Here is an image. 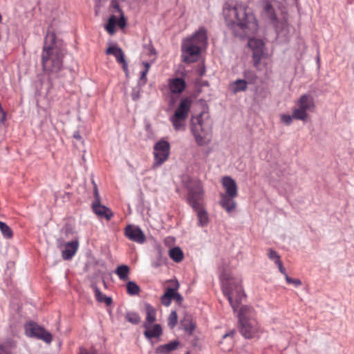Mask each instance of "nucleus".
Segmentation results:
<instances>
[{"label":"nucleus","mask_w":354,"mask_h":354,"mask_svg":"<svg viewBox=\"0 0 354 354\" xmlns=\"http://www.w3.org/2000/svg\"><path fill=\"white\" fill-rule=\"evenodd\" d=\"M223 15L227 28L236 37L250 38L248 46L252 50L254 66L258 67L264 50V43L261 39L250 38L259 29L256 16L246 6L226 3L223 6Z\"/></svg>","instance_id":"obj_1"},{"label":"nucleus","mask_w":354,"mask_h":354,"mask_svg":"<svg viewBox=\"0 0 354 354\" xmlns=\"http://www.w3.org/2000/svg\"><path fill=\"white\" fill-rule=\"evenodd\" d=\"M66 49L62 42L57 40L53 32L48 31L46 35L41 53V64L49 79L59 77L63 68V59Z\"/></svg>","instance_id":"obj_2"},{"label":"nucleus","mask_w":354,"mask_h":354,"mask_svg":"<svg viewBox=\"0 0 354 354\" xmlns=\"http://www.w3.org/2000/svg\"><path fill=\"white\" fill-rule=\"evenodd\" d=\"M207 44V30L201 27L191 37H187L182 42V59L186 63L196 62L201 54V48Z\"/></svg>","instance_id":"obj_3"},{"label":"nucleus","mask_w":354,"mask_h":354,"mask_svg":"<svg viewBox=\"0 0 354 354\" xmlns=\"http://www.w3.org/2000/svg\"><path fill=\"white\" fill-rule=\"evenodd\" d=\"M239 330L245 339L259 338L263 330L255 319V312L250 306H242L238 313Z\"/></svg>","instance_id":"obj_4"},{"label":"nucleus","mask_w":354,"mask_h":354,"mask_svg":"<svg viewBox=\"0 0 354 354\" xmlns=\"http://www.w3.org/2000/svg\"><path fill=\"white\" fill-rule=\"evenodd\" d=\"M220 277L223 292L227 298L234 312H236L245 298V294L241 284V280L225 272H223Z\"/></svg>","instance_id":"obj_5"},{"label":"nucleus","mask_w":354,"mask_h":354,"mask_svg":"<svg viewBox=\"0 0 354 354\" xmlns=\"http://www.w3.org/2000/svg\"><path fill=\"white\" fill-rule=\"evenodd\" d=\"M213 122L207 113H201L192 119V132L199 146L207 145L212 138Z\"/></svg>","instance_id":"obj_6"},{"label":"nucleus","mask_w":354,"mask_h":354,"mask_svg":"<svg viewBox=\"0 0 354 354\" xmlns=\"http://www.w3.org/2000/svg\"><path fill=\"white\" fill-rule=\"evenodd\" d=\"M262 17L270 21L274 26L277 38L280 41H286L288 40L290 31L289 25L286 20L277 21L274 8L268 1L264 3Z\"/></svg>","instance_id":"obj_7"},{"label":"nucleus","mask_w":354,"mask_h":354,"mask_svg":"<svg viewBox=\"0 0 354 354\" xmlns=\"http://www.w3.org/2000/svg\"><path fill=\"white\" fill-rule=\"evenodd\" d=\"M192 104V100L189 97H183L174 113L170 116L169 121L175 131H185L186 127V121L189 116V113Z\"/></svg>","instance_id":"obj_8"},{"label":"nucleus","mask_w":354,"mask_h":354,"mask_svg":"<svg viewBox=\"0 0 354 354\" xmlns=\"http://www.w3.org/2000/svg\"><path fill=\"white\" fill-rule=\"evenodd\" d=\"M297 107L293 109L295 119L306 121L308 118V112H313L315 104L313 97L308 94H304L297 100Z\"/></svg>","instance_id":"obj_9"},{"label":"nucleus","mask_w":354,"mask_h":354,"mask_svg":"<svg viewBox=\"0 0 354 354\" xmlns=\"http://www.w3.org/2000/svg\"><path fill=\"white\" fill-rule=\"evenodd\" d=\"M188 189L187 202L192 208H198L203 197V187L199 180H190L187 185Z\"/></svg>","instance_id":"obj_10"},{"label":"nucleus","mask_w":354,"mask_h":354,"mask_svg":"<svg viewBox=\"0 0 354 354\" xmlns=\"http://www.w3.org/2000/svg\"><path fill=\"white\" fill-rule=\"evenodd\" d=\"M170 145L164 140L157 142L153 146L154 162L153 167H158L162 165L169 158Z\"/></svg>","instance_id":"obj_11"},{"label":"nucleus","mask_w":354,"mask_h":354,"mask_svg":"<svg viewBox=\"0 0 354 354\" xmlns=\"http://www.w3.org/2000/svg\"><path fill=\"white\" fill-rule=\"evenodd\" d=\"M25 330L26 335L30 337L42 339L47 344H50L53 340L51 333L35 323H28L26 324Z\"/></svg>","instance_id":"obj_12"},{"label":"nucleus","mask_w":354,"mask_h":354,"mask_svg":"<svg viewBox=\"0 0 354 354\" xmlns=\"http://www.w3.org/2000/svg\"><path fill=\"white\" fill-rule=\"evenodd\" d=\"M124 235L138 243H143L145 241V234L138 226L128 225L124 229Z\"/></svg>","instance_id":"obj_13"},{"label":"nucleus","mask_w":354,"mask_h":354,"mask_svg":"<svg viewBox=\"0 0 354 354\" xmlns=\"http://www.w3.org/2000/svg\"><path fill=\"white\" fill-rule=\"evenodd\" d=\"M221 183L225 189V193H222L221 194L237 196L238 189L236 183L234 179L230 176H224L222 178Z\"/></svg>","instance_id":"obj_14"},{"label":"nucleus","mask_w":354,"mask_h":354,"mask_svg":"<svg viewBox=\"0 0 354 354\" xmlns=\"http://www.w3.org/2000/svg\"><path fill=\"white\" fill-rule=\"evenodd\" d=\"M106 53L107 55H114L117 62L122 64V68L124 71L125 72L128 71L127 62L125 60L124 54L121 48L118 47L116 46H111L106 49Z\"/></svg>","instance_id":"obj_15"},{"label":"nucleus","mask_w":354,"mask_h":354,"mask_svg":"<svg viewBox=\"0 0 354 354\" xmlns=\"http://www.w3.org/2000/svg\"><path fill=\"white\" fill-rule=\"evenodd\" d=\"M92 208L95 214L106 220H110L113 214L112 211L107 207L101 205L100 203H92Z\"/></svg>","instance_id":"obj_16"},{"label":"nucleus","mask_w":354,"mask_h":354,"mask_svg":"<svg viewBox=\"0 0 354 354\" xmlns=\"http://www.w3.org/2000/svg\"><path fill=\"white\" fill-rule=\"evenodd\" d=\"M79 247V242L77 240L72 241L66 243L64 249L62 250V257L65 260H69L75 255Z\"/></svg>","instance_id":"obj_17"},{"label":"nucleus","mask_w":354,"mask_h":354,"mask_svg":"<svg viewBox=\"0 0 354 354\" xmlns=\"http://www.w3.org/2000/svg\"><path fill=\"white\" fill-rule=\"evenodd\" d=\"M236 196L221 194L220 205L225 209L227 213H231L236 208V203L234 201Z\"/></svg>","instance_id":"obj_18"},{"label":"nucleus","mask_w":354,"mask_h":354,"mask_svg":"<svg viewBox=\"0 0 354 354\" xmlns=\"http://www.w3.org/2000/svg\"><path fill=\"white\" fill-rule=\"evenodd\" d=\"M186 84L183 78L176 77L170 79L169 88L172 93H181L185 88Z\"/></svg>","instance_id":"obj_19"},{"label":"nucleus","mask_w":354,"mask_h":354,"mask_svg":"<svg viewBox=\"0 0 354 354\" xmlns=\"http://www.w3.org/2000/svg\"><path fill=\"white\" fill-rule=\"evenodd\" d=\"M144 328H145L144 335L148 339L153 337H160L162 333V327L158 324H153V326L148 325L147 327Z\"/></svg>","instance_id":"obj_20"},{"label":"nucleus","mask_w":354,"mask_h":354,"mask_svg":"<svg viewBox=\"0 0 354 354\" xmlns=\"http://www.w3.org/2000/svg\"><path fill=\"white\" fill-rule=\"evenodd\" d=\"M145 309L146 312V319L143 324V326L147 327L148 325H151L156 320V310L148 303L145 304Z\"/></svg>","instance_id":"obj_21"},{"label":"nucleus","mask_w":354,"mask_h":354,"mask_svg":"<svg viewBox=\"0 0 354 354\" xmlns=\"http://www.w3.org/2000/svg\"><path fill=\"white\" fill-rule=\"evenodd\" d=\"M180 342L178 340H174L167 344L160 345L156 348V353L157 354H167L176 350Z\"/></svg>","instance_id":"obj_22"},{"label":"nucleus","mask_w":354,"mask_h":354,"mask_svg":"<svg viewBox=\"0 0 354 354\" xmlns=\"http://www.w3.org/2000/svg\"><path fill=\"white\" fill-rule=\"evenodd\" d=\"M197 214L198 223L201 227L207 225L209 223V217L207 212L201 207V205H198V208H193Z\"/></svg>","instance_id":"obj_23"},{"label":"nucleus","mask_w":354,"mask_h":354,"mask_svg":"<svg viewBox=\"0 0 354 354\" xmlns=\"http://www.w3.org/2000/svg\"><path fill=\"white\" fill-rule=\"evenodd\" d=\"M235 335V330H231L228 333L224 334L222 337V340L220 342V344L223 345L224 344V341H227V346H223L222 349L224 351H230L233 346L234 344V336Z\"/></svg>","instance_id":"obj_24"},{"label":"nucleus","mask_w":354,"mask_h":354,"mask_svg":"<svg viewBox=\"0 0 354 354\" xmlns=\"http://www.w3.org/2000/svg\"><path fill=\"white\" fill-rule=\"evenodd\" d=\"M230 86L234 93L245 91L248 88V82L245 80L238 79L232 82Z\"/></svg>","instance_id":"obj_25"},{"label":"nucleus","mask_w":354,"mask_h":354,"mask_svg":"<svg viewBox=\"0 0 354 354\" xmlns=\"http://www.w3.org/2000/svg\"><path fill=\"white\" fill-rule=\"evenodd\" d=\"M115 273L121 281H127L129 278L130 268L127 265H120L115 270Z\"/></svg>","instance_id":"obj_26"},{"label":"nucleus","mask_w":354,"mask_h":354,"mask_svg":"<svg viewBox=\"0 0 354 354\" xmlns=\"http://www.w3.org/2000/svg\"><path fill=\"white\" fill-rule=\"evenodd\" d=\"M93 288L95 292V299L97 301L104 303L107 306H109L111 304L112 299L111 297L102 294L96 286H93Z\"/></svg>","instance_id":"obj_27"},{"label":"nucleus","mask_w":354,"mask_h":354,"mask_svg":"<svg viewBox=\"0 0 354 354\" xmlns=\"http://www.w3.org/2000/svg\"><path fill=\"white\" fill-rule=\"evenodd\" d=\"M169 255L170 258L175 262H180L184 257L183 252L179 247H174L169 250Z\"/></svg>","instance_id":"obj_28"},{"label":"nucleus","mask_w":354,"mask_h":354,"mask_svg":"<svg viewBox=\"0 0 354 354\" xmlns=\"http://www.w3.org/2000/svg\"><path fill=\"white\" fill-rule=\"evenodd\" d=\"M16 345L11 339H7L3 343H0V354H11V352Z\"/></svg>","instance_id":"obj_29"},{"label":"nucleus","mask_w":354,"mask_h":354,"mask_svg":"<svg viewBox=\"0 0 354 354\" xmlns=\"http://www.w3.org/2000/svg\"><path fill=\"white\" fill-rule=\"evenodd\" d=\"M173 297L174 288H169L167 289L164 295L161 297V303L165 306H169L171 303Z\"/></svg>","instance_id":"obj_30"},{"label":"nucleus","mask_w":354,"mask_h":354,"mask_svg":"<svg viewBox=\"0 0 354 354\" xmlns=\"http://www.w3.org/2000/svg\"><path fill=\"white\" fill-rule=\"evenodd\" d=\"M117 25V17L115 15H111L107 24L105 25V30L111 35H113L115 32V27Z\"/></svg>","instance_id":"obj_31"},{"label":"nucleus","mask_w":354,"mask_h":354,"mask_svg":"<svg viewBox=\"0 0 354 354\" xmlns=\"http://www.w3.org/2000/svg\"><path fill=\"white\" fill-rule=\"evenodd\" d=\"M140 291V288L136 282L129 281L127 283V292L129 295H138Z\"/></svg>","instance_id":"obj_32"},{"label":"nucleus","mask_w":354,"mask_h":354,"mask_svg":"<svg viewBox=\"0 0 354 354\" xmlns=\"http://www.w3.org/2000/svg\"><path fill=\"white\" fill-rule=\"evenodd\" d=\"M143 66L145 68L141 71L140 80L138 81V84L140 86H144L146 84L147 80V74L149 72L151 64L147 62H143Z\"/></svg>","instance_id":"obj_33"},{"label":"nucleus","mask_w":354,"mask_h":354,"mask_svg":"<svg viewBox=\"0 0 354 354\" xmlns=\"http://www.w3.org/2000/svg\"><path fill=\"white\" fill-rule=\"evenodd\" d=\"M0 231L5 239L12 237V230L6 223L2 221H0Z\"/></svg>","instance_id":"obj_34"},{"label":"nucleus","mask_w":354,"mask_h":354,"mask_svg":"<svg viewBox=\"0 0 354 354\" xmlns=\"http://www.w3.org/2000/svg\"><path fill=\"white\" fill-rule=\"evenodd\" d=\"M125 319L133 324H138L140 322L139 315L136 312H128L126 313Z\"/></svg>","instance_id":"obj_35"},{"label":"nucleus","mask_w":354,"mask_h":354,"mask_svg":"<svg viewBox=\"0 0 354 354\" xmlns=\"http://www.w3.org/2000/svg\"><path fill=\"white\" fill-rule=\"evenodd\" d=\"M178 315L176 310H173L170 313L168 317V326L173 328L177 324Z\"/></svg>","instance_id":"obj_36"},{"label":"nucleus","mask_w":354,"mask_h":354,"mask_svg":"<svg viewBox=\"0 0 354 354\" xmlns=\"http://www.w3.org/2000/svg\"><path fill=\"white\" fill-rule=\"evenodd\" d=\"M268 256L275 264L281 261L279 254L273 249H269Z\"/></svg>","instance_id":"obj_37"},{"label":"nucleus","mask_w":354,"mask_h":354,"mask_svg":"<svg viewBox=\"0 0 354 354\" xmlns=\"http://www.w3.org/2000/svg\"><path fill=\"white\" fill-rule=\"evenodd\" d=\"M142 86H140L138 84V86L133 88L131 96L133 100L136 101L140 99V87Z\"/></svg>","instance_id":"obj_38"},{"label":"nucleus","mask_w":354,"mask_h":354,"mask_svg":"<svg viewBox=\"0 0 354 354\" xmlns=\"http://www.w3.org/2000/svg\"><path fill=\"white\" fill-rule=\"evenodd\" d=\"M281 121L285 124L286 125H290L292 122V119L294 118L293 114L292 115L289 114H281L280 115Z\"/></svg>","instance_id":"obj_39"},{"label":"nucleus","mask_w":354,"mask_h":354,"mask_svg":"<svg viewBox=\"0 0 354 354\" xmlns=\"http://www.w3.org/2000/svg\"><path fill=\"white\" fill-rule=\"evenodd\" d=\"M286 281L288 283L292 284L295 287H298L301 284V281L299 279H292L290 277L288 274H286Z\"/></svg>","instance_id":"obj_40"},{"label":"nucleus","mask_w":354,"mask_h":354,"mask_svg":"<svg viewBox=\"0 0 354 354\" xmlns=\"http://www.w3.org/2000/svg\"><path fill=\"white\" fill-rule=\"evenodd\" d=\"M93 185V194H94V201L93 203H100V196L98 192V189L97 187V185L95 184V181H92Z\"/></svg>","instance_id":"obj_41"},{"label":"nucleus","mask_w":354,"mask_h":354,"mask_svg":"<svg viewBox=\"0 0 354 354\" xmlns=\"http://www.w3.org/2000/svg\"><path fill=\"white\" fill-rule=\"evenodd\" d=\"M244 77L250 82H253L256 79V75L254 73L250 71H245L243 72Z\"/></svg>","instance_id":"obj_42"},{"label":"nucleus","mask_w":354,"mask_h":354,"mask_svg":"<svg viewBox=\"0 0 354 354\" xmlns=\"http://www.w3.org/2000/svg\"><path fill=\"white\" fill-rule=\"evenodd\" d=\"M117 25L121 28H123L126 26V19L124 13L120 15V18L117 19Z\"/></svg>","instance_id":"obj_43"},{"label":"nucleus","mask_w":354,"mask_h":354,"mask_svg":"<svg viewBox=\"0 0 354 354\" xmlns=\"http://www.w3.org/2000/svg\"><path fill=\"white\" fill-rule=\"evenodd\" d=\"M165 262V260L162 259L160 254H158V259L152 263V266L154 268H158L163 263Z\"/></svg>","instance_id":"obj_44"},{"label":"nucleus","mask_w":354,"mask_h":354,"mask_svg":"<svg viewBox=\"0 0 354 354\" xmlns=\"http://www.w3.org/2000/svg\"><path fill=\"white\" fill-rule=\"evenodd\" d=\"M80 354H97V351L94 349L86 350L81 348L80 350Z\"/></svg>","instance_id":"obj_45"},{"label":"nucleus","mask_w":354,"mask_h":354,"mask_svg":"<svg viewBox=\"0 0 354 354\" xmlns=\"http://www.w3.org/2000/svg\"><path fill=\"white\" fill-rule=\"evenodd\" d=\"M276 265L277 266L280 272L286 277V274H288L286 273V270L283 266L281 261H278V263H277Z\"/></svg>","instance_id":"obj_46"},{"label":"nucleus","mask_w":354,"mask_h":354,"mask_svg":"<svg viewBox=\"0 0 354 354\" xmlns=\"http://www.w3.org/2000/svg\"><path fill=\"white\" fill-rule=\"evenodd\" d=\"M112 6H113V9H114L116 12H118L120 13V15L123 14V12H122V10H121V8H120V6H119V4H118V3H116V2H113V3H112Z\"/></svg>","instance_id":"obj_47"},{"label":"nucleus","mask_w":354,"mask_h":354,"mask_svg":"<svg viewBox=\"0 0 354 354\" xmlns=\"http://www.w3.org/2000/svg\"><path fill=\"white\" fill-rule=\"evenodd\" d=\"M173 299H175L178 302H181L183 301V297L179 293L176 292L174 289Z\"/></svg>","instance_id":"obj_48"},{"label":"nucleus","mask_w":354,"mask_h":354,"mask_svg":"<svg viewBox=\"0 0 354 354\" xmlns=\"http://www.w3.org/2000/svg\"><path fill=\"white\" fill-rule=\"evenodd\" d=\"M73 137H74V138H75L77 140H82V136H81L80 133L79 131L74 132Z\"/></svg>","instance_id":"obj_49"},{"label":"nucleus","mask_w":354,"mask_h":354,"mask_svg":"<svg viewBox=\"0 0 354 354\" xmlns=\"http://www.w3.org/2000/svg\"><path fill=\"white\" fill-rule=\"evenodd\" d=\"M151 54H155V50H154L153 48H152V49L151 50Z\"/></svg>","instance_id":"obj_50"},{"label":"nucleus","mask_w":354,"mask_h":354,"mask_svg":"<svg viewBox=\"0 0 354 354\" xmlns=\"http://www.w3.org/2000/svg\"><path fill=\"white\" fill-rule=\"evenodd\" d=\"M187 354H189V353H187Z\"/></svg>","instance_id":"obj_51"}]
</instances>
